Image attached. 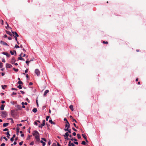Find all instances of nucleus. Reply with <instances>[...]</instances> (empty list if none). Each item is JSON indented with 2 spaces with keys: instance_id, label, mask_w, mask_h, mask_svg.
Masks as SVG:
<instances>
[{
  "instance_id": "f257e3e1",
  "label": "nucleus",
  "mask_w": 146,
  "mask_h": 146,
  "mask_svg": "<svg viewBox=\"0 0 146 146\" xmlns=\"http://www.w3.org/2000/svg\"><path fill=\"white\" fill-rule=\"evenodd\" d=\"M7 113L6 112L3 111L2 112L1 116L3 117H7Z\"/></svg>"
},
{
  "instance_id": "f03ea898",
  "label": "nucleus",
  "mask_w": 146,
  "mask_h": 146,
  "mask_svg": "<svg viewBox=\"0 0 146 146\" xmlns=\"http://www.w3.org/2000/svg\"><path fill=\"white\" fill-rule=\"evenodd\" d=\"M35 73L37 75V76H38L40 74V72L39 70L38 69H36L35 70Z\"/></svg>"
},
{
  "instance_id": "7ed1b4c3",
  "label": "nucleus",
  "mask_w": 146,
  "mask_h": 146,
  "mask_svg": "<svg viewBox=\"0 0 146 146\" xmlns=\"http://www.w3.org/2000/svg\"><path fill=\"white\" fill-rule=\"evenodd\" d=\"M13 33V35L14 37H18L19 36V35L17 34L16 32L12 31Z\"/></svg>"
},
{
  "instance_id": "20e7f679",
  "label": "nucleus",
  "mask_w": 146,
  "mask_h": 146,
  "mask_svg": "<svg viewBox=\"0 0 146 146\" xmlns=\"http://www.w3.org/2000/svg\"><path fill=\"white\" fill-rule=\"evenodd\" d=\"M45 120H44L42 121V123L40 125L38 126V127H40L42 128V127L43 126H44L45 125Z\"/></svg>"
},
{
  "instance_id": "39448f33",
  "label": "nucleus",
  "mask_w": 146,
  "mask_h": 146,
  "mask_svg": "<svg viewBox=\"0 0 146 146\" xmlns=\"http://www.w3.org/2000/svg\"><path fill=\"white\" fill-rule=\"evenodd\" d=\"M38 134H39V133L37 131H34V133H33V135L34 136H35Z\"/></svg>"
},
{
  "instance_id": "423d86ee",
  "label": "nucleus",
  "mask_w": 146,
  "mask_h": 146,
  "mask_svg": "<svg viewBox=\"0 0 146 146\" xmlns=\"http://www.w3.org/2000/svg\"><path fill=\"white\" fill-rule=\"evenodd\" d=\"M0 43L1 44L4 45L8 46V44L6 43L2 40L1 41Z\"/></svg>"
},
{
  "instance_id": "0eeeda50",
  "label": "nucleus",
  "mask_w": 146,
  "mask_h": 146,
  "mask_svg": "<svg viewBox=\"0 0 146 146\" xmlns=\"http://www.w3.org/2000/svg\"><path fill=\"white\" fill-rule=\"evenodd\" d=\"M3 54L6 55L8 57H9L10 56V54L6 52H3Z\"/></svg>"
},
{
  "instance_id": "6e6552de",
  "label": "nucleus",
  "mask_w": 146,
  "mask_h": 146,
  "mask_svg": "<svg viewBox=\"0 0 146 146\" xmlns=\"http://www.w3.org/2000/svg\"><path fill=\"white\" fill-rule=\"evenodd\" d=\"M22 53H21L20 55V57L18 58V59L20 60H25L24 59L22 58L21 56H22Z\"/></svg>"
},
{
  "instance_id": "1a4fd4ad",
  "label": "nucleus",
  "mask_w": 146,
  "mask_h": 146,
  "mask_svg": "<svg viewBox=\"0 0 146 146\" xmlns=\"http://www.w3.org/2000/svg\"><path fill=\"white\" fill-rule=\"evenodd\" d=\"M12 65L9 64H6V68H9L12 67Z\"/></svg>"
},
{
  "instance_id": "9d476101",
  "label": "nucleus",
  "mask_w": 146,
  "mask_h": 146,
  "mask_svg": "<svg viewBox=\"0 0 146 146\" xmlns=\"http://www.w3.org/2000/svg\"><path fill=\"white\" fill-rule=\"evenodd\" d=\"M68 146H74V145L73 143H71V141H70L69 142V143L68 144Z\"/></svg>"
},
{
  "instance_id": "9b49d317",
  "label": "nucleus",
  "mask_w": 146,
  "mask_h": 146,
  "mask_svg": "<svg viewBox=\"0 0 146 146\" xmlns=\"http://www.w3.org/2000/svg\"><path fill=\"white\" fill-rule=\"evenodd\" d=\"M70 119H72V122L75 121L76 123L77 122L73 118V117H72V116L70 115Z\"/></svg>"
},
{
  "instance_id": "f8f14e48",
  "label": "nucleus",
  "mask_w": 146,
  "mask_h": 146,
  "mask_svg": "<svg viewBox=\"0 0 146 146\" xmlns=\"http://www.w3.org/2000/svg\"><path fill=\"white\" fill-rule=\"evenodd\" d=\"M16 61V60L14 57L12 58L11 60V63L12 64H14Z\"/></svg>"
},
{
  "instance_id": "ddd939ff",
  "label": "nucleus",
  "mask_w": 146,
  "mask_h": 146,
  "mask_svg": "<svg viewBox=\"0 0 146 146\" xmlns=\"http://www.w3.org/2000/svg\"><path fill=\"white\" fill-rule=\"evenodd\" d=\"M5 31L6 32V33L9 35L11 36H12V34H11V32H9V31H6V30Z\"/></svg>"
},
{
  "instance_id": "4468645a",
  "label": "nucleus",
  "mask_w": 146,
  "mask_h": 146,
  "mask_svg": "<svg viewBox=\"0 0 146 146\" xmlns=\"http://www.w3.org/2000/svg\"><path fill=\"white\" fill-rule=\"evenodd\" d=\"M69 108L72 111H74L73 106L72 105H70L69 106Z\"/></svg>"
},
{
  "instance_id": "2eb2a0df",
  "label": "nucleus",
  "mask_w": 146,
  "mask_h": 146,
  "mask_svg": "<svg viewBox=\"0 0 146 146\" xmlns=\"http://www.w3.org/2000/svg\"><path fill=\"white\" fill-rule=\"evenodd\" d=\"M49 92V90H46L45 91L44 94V96H46V94L48 93Z\"/></svg>"
},
{
  "instance_id": "dca6fc26",
  "label": "nucleus",
  "mask_w": 146,
  "mask_h": 146,
  "mask_svg": "<svg viewBox=\"0 0 146 146\" xmlns=\"http://www.w3.org/2000/svg\"><path fill=\"white\" fill-rule=\"evenodd\" d=\"M5 105L2 104L0 107L1 110H3L4 109Z\"/></svg>"
},
{
  "instance_id": "f3484780",
  "label": "nucleus",
  "mask_w": 146,
  "mask_h": 146,
  "mask_svg": "<svg viewBox=\"0 0 146 146\" xmlns=\"http://www.w3.org/2000/svg\"><path fill=\"white\" fill-rule=\"evenodd\" d=\"M9 123H4L3 124V127H6L9 125Z\"/></svg>"
},
{
  "instance_id": "a211bd4d",
  "label": "nucleus",
  "mask_w": 146,
  "mask_h": 146,
  "mask_svg": "<svg viewBox=\"0 0 146 146\" xmlns=\"http://www.w3.org/2000/svg\"><path fill=\"white\" fill-rule=\"evenodd\" d=\"M16 107L17 108L18 110H21V106L19 105H17L16 106Z\"/></svg>"
},
{
  "instance_id": "6ab92c4d",
  "label": "nucleus",
  "mask_w": 146,
  "mask_h": 146,
  "mask_svg": "<svg viewBox=\"0 0 146 146\" xmlns=\"http://www.w3.org/2000/svg\"><path fill=\"white\" fill-rule=\"evenodd\" d=\"M69 135V134L68 133V132H66L65 133L64 135H63V136L65 137H68Z\"/></svg>"
},
{
  "instance_id": "aec40b11",
  "label": "nucleus",
  "mask_w": 146,
  "mask_h": 146,
  "mask_svg": "<svg viewBox=\"0 0 146 146\" xmlns=\"http://www.w3.org/2000/svg\"><path fill=\"white\" fill-rule=\"evenodd\" d=\"M40 142L42 144V145L43 146H44L46 144L43 141H40Z\"/></svg>"
},
{
  "instance_id": "412c9836",
  "label": "nucleus",
  "mask_w": 146,
  "mask_h": 146,
  "mask_svg": "<svg viewBox=\"0 0 146 146\" xmlns=\"http://www.w3.org/2000/svg\"><path fill=\"white\" fill-rule=\"evenodd\" d=\"M7 85H2L1 86V87H2V88L3 89V90H4L5 89V87H7Z\"/></svg>"
},
{
  "instance_id": "4be33fe9",
  "label": "nucleus",
  "mask_w": 146,
  "mask_h": 146,
  "mask_svg": "<svg viewBox=\"0 0 146 146\" xmlns=\"http://www.w3.org/2000/svg\"><path fill=\"white\" fill-rule=\"evenodd\" d=\"M37 109L35 108H34L33 110V112H34V113H35L37 111Z\"/></svg>"
},
{
  "instance_id": "5701e85b",
  "label": "nucleus",
  "mask_w": 146,
  "mask_h": 146,
  "mask_svg": "<svg viewBox=\"0 0 146 146\" xmlns=\"http://www.w3.org/2000/svg\"><path fill=\"white\" fill-rule=\"evenodd\" d=\"M82 136L85 139H86V135H84L83 134H82Z\"/></svg>"
},
{
  "instance_id": "b1692460",
  "label": "nucleus",
  "mask_w": 146,
  "mask_h": 146,
  "mask_svg": "<svg viewBox=\"0 0 146 146\" xmlns=\"http://www.w3.org/2000/svg\"><path fill=\"white\" fill-rule=\"evenodd\" d=\"M7 135V137L8 138H9V136L10 135V134H9V132H8L7 134H6Z\"/></svg>"
},
{
  "instance_id": "393cba45",
  "label": "nucleus",
  "mask_w": 146,
  "mask_h": 146,
  "mask_svg": "<svg viewBox=\"0 0 146 146\" xmlns=\"http://www.w3.org/2000/svg\"><path fill=\"white\" fill-rule=\"evenodd\" d=\"M35 139H36L37 138H40L39 137V134L36 135L35 136Z\"/></svg>"
},
{
  "instance_id": "a878e982",
  "label": "nucleus",
  "mask_w": 146,
  "mask_h": 146,
  "mask_svg": "<svg viewBox=\"0 0 146 146\" xmlns=\"http://www.w3.org/2000/svg\"><path fill=\"white\" fill-rule=\"evenodd\" d=\"M7 27L8 28H9L10 29H12V28H11V27H10L9 26V25H8V24H7V26H6V27H5V28H7Z\"/></svg>"
},
{
  "instance_id": "bb28decb",
  "label": "nucleus",
  "mask_w": 146,
  "mask_h": 146,
  "mask_svg": "<svg viewBox=\"0 0 146 146\" xmlns=\"http://www.w3.org/2000/svg\"><path fill=\"white\" fill-rule=\"evenodd\" d=\"M81 143L82 145H86V142L84 141H83Z\"/></svg>"
},
{
  "instance_id": "cd10ccee",
  "label": "nucleus",
  "mask_w": 146,
  "mask_h": 146,
  "mask_svg": "<svg viewBox=\"0 0 146 146\" xmlns=\"http://www.w3.org/2000/svg\"><path fill=\"white\" fill-rule=\"evenodd\" d=\"M77 136L78 139H80L81 138V137L79 134H77Z\"/></svg>"
},
{
  "instance_id": "c85d7f7f",
  "label": "nucleus",
  "mask_w": 146,
  "mask_h": 146,
  "mask_svg": "<svg viewBox=\"0 0 146 146\" xmlns=\"http://www.w3.org/2000/svg\"><path fill=\"white\" fill-rule=\"evenodd\" d=\"M18 83L19 84H23V83L21 81H19L18 82Z\"/></svg>"
},
{
  "instance_id": "c756f323",
  "label": "nucleus",
  "mask_w": 146,
  "mask_h": 146,
  "mask_svg": "<svg viewBox=\"0 0 146 146\" xmlns=\"http://www.w3.org/2000/svg\"><path fill=\"white\" fill-rule=\"evenodd\" d=\"M65 127H67L68 129H69L70 127V124L69 125H65Z\"/></svg>"
},
{
  "instance_id": "7c9ffc66",
  "label": "nucleus",
  "mask_w": 146,
  "mask_h": 146,
  "mask_svg": "<svg viewBox=\"0 0 146 146\" xmlns=\"http://www.w3.org/2000/svg\"><path fill=\"white\" fill-rule=\"evenodd\" d=\"M19 128L17 127L16 129L17 132V133H19Z\"/></svg>"
},
{
  "instance_id": "2f4dec72",
  "label": "nucleus",
  "mask_w": 146,
  "mask_h": 146,
  "mask_svg": "<svg viewBox=\"0 0 146 146\" xmlns=\"http://www.w3.org/2000/svg\"><path fill=\"white\" fill-rule=\"evenodd\" d=\"M17 88H19L20 89H21L22 88V86L20 85H19V86H17Z\"/></svg>"
},
{
  "instance_id": "473e14b6",
  "label": "nucleus",
  "mask_w": 146,
  "mask_h": 146,
  "mask_svg": "<svg viewBox=\"0 0 146 146\" xmlns=\"http://www.w3.org/2000/svg\"><path fill=\"white\" fill-rule=\"evenodd\" d=\"M13 70L16 72H18L19 70V69L17 68L15 69V68H13Z\"/></svg>"
},
{
  "instance_id": "72a5a7b5",
  "label": "nucleus",
  "mask_w": 146,
  "mask_h": 146,
  "mask_svg": "<svg viewBox=\"0 0 146 146\" xmlns=\"http://www.w3.org/2000/svg\"><path fill=\"white\" fill-rule=\"evenodd\" d=\"M3 64L1 62H0V68H1L3 67Z\"/></svg>"
},
{
  "instance_id": "f704fd0d",
  "label": "nucleus",
  "mask_w": 146,
  "mask_h": 146,
  "mask_svg": "<svg viewBox=\"0 0 146 146\" xmlns=\"http://www.w3.org/2000/svg\"><path fill=\"white\" fill-rule=\"evenodd\" d=\"M70 124L69 122H68V121H66L65 122V125H69Z\"/></svg>"
},
{
  "instance_id": "c9c22d12",
  "label": "nucleus",
  "mask_w": 146,
  "mask_h": 146,
  "mask_svg": "<svg viewBox=\"0 0 146 146\" xmlns=\"http://www.w3.org/2000/svg\"><path fill=\"white\" fill-rule=\"evenodd\" d=\"M36 141L38 142H39V141H40V138H37L36 139Z\"/></svg>"
},
{
  "instance_id": "e433bc0d",
  "label": "nucleus",
  "mask_w": 146,
  "mask_h": 146,
  "mask_svg": "<svg viewBox=\"0 0 146 146\" xmlns=\"http://www.w3.org/2000/svg\"><path fill=\"white\" fill-rule=\"evenodd\" d=\"M41 139L42 140L46 142V139L45 138H41Z\"/></svg>"
},
{
  "instance_id": "4c0bfd02",
  "label": "nucleus",
  "mask_w": 146,
  "mask_h": 146,
  "mask_svg": "<svg viewBox=\"0 0 146 146\" xmlns=\"http://www.w3.org/2000/svg\"><path fill=\"white\" fill-rule=\"evenodd\" d=\"M102 42L104 44H108V42L107 41H103Z\"/></svg>"
},
{
  "instance_id": "58836bf2",
  "label": "nucleus",
  "mask_w": 146,
  "mask_h": 146,
  "mask_svg": "<svg viewBox=\"0 0 146 146\" xmlns=\"http://www.w3.org/2000/svg\"><path fill=\"white\" fill-rule=\"evenodd\" d=\"M49 117H50V116H47L46 118V121H48V119L49 118Z\"/></svg>"
},
{
  "instance_id": "ea45409f",
  "label": "nucleus",
  "mask_w": 146,
  "mask_h": 146,
  "mask_svg": "<svg viewBox=\"0 0 146 146\" xmlns=\"http://www.w3.org/2000/svg\"><path fill=\"white\" fill-rule=\"evenodd\" d=\"M34 142L33 141H32L30 143V145H34Z\"/></svg>"
},
{
  "instance_id": "a19ab883",
  "label": "nucleus",
  "mask_w": 146,
  "mask_h": 146,
  "mask_svg": "<svg viewBox=\"0 0 146 146\" xmlns=\"http://www.w3.org/2000/svg\"><path fill=\"white\" fill-rule=\"evenodd\" d=\"M64 138L66 139L67 140H69L70 139L68 138V137H64Z\"/></svg>"
},
{
  "instance_id": "79ce46f5",
  "label": "nucleus",
  "mask_w": 146,
  "mask_h": 146,
  "mask_svg": "<svg viewBox=\"0 0 146 146\" xmlns=\"http://www.w3.org/2000/svg\"><path fill=\"white\" fill-rule=\"evenodd\" d=\"M15 48H19L20 47L19 46H18L17 45V44H16L15 47Z\"/></svg>"
},
{
  "instance_id": "37998d69",
  "label": "nucleus",
  "mask_w": 146,
  "mask_h": 146,
  "mask_svg": "<svg viewBox=\"0 0 146 146\" xmlns=\"http://www.w3.org/2000/svg\"><path fill=\"white\" fill-rule=\"evenodd\" d=\"M49 122L52 124V123H53V121L51 119L49 120Z\"/></svg>"
},
{
  "instance_id": "c03bdc74",
  "label": "nucleus",
  "mask_w": 146,
  "mask_h": 146,
  "mask_svg": "<svg viewBox=\"0 0 146 146\" xmlns=\"http://www.w3.org/2000/svg\"><path fill=\"white\" fill-rule=\"evenodd\" d=\"M23 142V141H22L20 142L19 143V145H22Z\"/></svg>"
},
{
  "instance_id": "a18cd8bd",
  "label": "nucleus",
  "mask_w": 146,
  "mask_h": 146,
  "mask_svg": "<svg viewBox=\"0 0 146 146\" xmlns=\"http://www.w3.org/2000/svg\"><path fill=\"white\" fill-rule=\"evenodd\" d=\"M52 146H56V145L55 143H54L52 144Z\"/></svg>"
},
{
  "instance_id": "49530a36",
  "label": "nucleus",
  "mask_w": 146,
  "mask_h": 146,
  "mask_svg": "<svg viewBox=\"0 0 146 146\" xmlns=\"http://www.w3.org/2000/svg\"><path fill=\"white\" fill-rule=\"evenodd\" d=\"M3 130L4 131H8V129L7 128H5Z\"/></svg>"
},
{
  "instance_id": "de8ad7c7",
  "label": "nucleus",
  "mask_w": 146,
  "mask_h": 146,
  "mask_svg": "<svg viewBox=\"0 0 146 146\" xmlns=\"http://www.w3.org/2000/svg\"><path fill=\"white\" fill-rule=\"evenodd\" d=\"M72 129L75 131H77V130L74 127L72 128Z\"/></svg>"
},
{
  "instance_id": "09e8293b",
  "label": "nucleus",
  "mask_w": 146,
  "mask_h": 146,
  "mask_svg": "<svg viewBox=\"0 0 146 146\" xmlns=\"http://www.w3.org/2000/svg\"><path fill=\"white\" fill-rule=\"evenodd\" d=\"M64 129L65 131H68V129L67 128Z\"/></svg>"
},
{
  "instance_id": "8fccbe9b",
  "label": "nucleus",
  "mask_w": 146,
  "mask_h": 146,
  "mask_svg": "<svg viewBox=\"0 0 146 146\" xmlns=\"http://www.w3.org/2000/svg\"><path fill=\"white\" fill-rule=\"evenodd\" d=\"M68 133H71V130L70 129H68Z\"/></svg>"
},
{
  "instance_id": "3c124183",
  "label": "nucleus",
  "mask_w": 146,
  "mask_h": 146,
  "mask_svg": "<svg viewBox=\"0 0 146 146\" xmlns=\"http://www.w3.org/2000/svg\"><path fill=\"white\" fill-rule=\"evenodd\" d=\"M30 61H29L28 60H27L26 61V63L27 64V65H29V64H28Z\"/></svg>"
},
{
  "instance_id": "603ef678",
  "label": "nucleus",
  "mask_w": 146,
  "mask_h": 146,
  "mask_svg": "<svg viewBox=\"0 0 146 146\" xmlns=\"http://www.w3.org/2000/svg\"><path fill=\"white\" fill-rule=\"evenodd\" d=\"M10 140L11 141H14V138L13 137L11 138L10 139Z\"/></svg>"
},
{
  "instance_id": "864d4df0",
  "label": "nucleus",
  "mask_w": 146,
  "mask_h": 146,
  "mask_svg": "<svg viewBox=\"0 0 146 146\" xmlns=\"http://www.w3.org/2000/svg\"><path fill=\"white\" fill-rule=\"evenodd\" d=\"M26 100L29 103L30 102V101L29 100L28 98H27L26 99Z\"/></svg>"
},
{
  "instance_id": "5fc2aeb1",
  "label": "nucleus",
  "mask_w": 146,
  "mask_h": 146,
  "mask_svg": "<svg viewBox=\"0 0 146 146\" xmlns=\"http://www.w3.org/2000/svg\"><path fill=\"white\" fill-rule=\"evenodd\" d=\"M3 138L6 141H7L8 140L7 139L6 137H3Z\"/></svg>"
},
{
  "instance_id": "6e6d98bb",
  "label": "nucleus",
  "mask_w": 146,
  "mask_h": 146,
  "mask_svg": "<svg viewBox=\"0 0 146 146\" xmlns=\"http://www.w3.org/2000/svg\"><path fill=\"white\" fill-rule=\"evenodd\" d=\"M73 125H74V126L76 127L77 128H78V127L77 126H76V124H75V123H73Z\"/></svg>"
},
{
  "instance_id": "4d7b16f0",
  "label": "nucleus",
  "mask_w": 146,
  "mask_h": 146,
  "mask_svg": "<svg viewBox=\"0 0 146 146\" xmlns=\"http://www.w3.org/2000/svg\"><path fill=\"white\" fill-rule=\"evenodd\" d=\"M34 124L35 125H37V124H37V122H36V121H35V122H34Z\"/></svg>"
},
{
  "instance_id": "13d9d810",
  "label": "nucleus",
  "mask_w": 146,
  "mask_h": 146,
  "mask_svg": "<svg viewBox=\"0 0 146 146\" xmlns=\"http://www.w3.org/2000/svg\"><path fill=\"white\" fill-rule=\"evenodd\" d=\"M5 145V143H3L0 146H4Z\"/></svg>"
},
{
  "instance_id": "bf43d9fd",
  "label": "nucleus",
  "mask_w": 146,
  "mask_h": 146,
  "mask_svg": "<svg viewBox=\"0 0 146 146\" xmlns=\"http://www.w3.org/2000/svg\"><path fill=\"white\" fill-rule=\"evenodd\" d=\"M2 62H5V60L4 59H3L2 60Z\"/></svg>"
},
{
  "instance_id": "052dcab7",
  "label": "nucleus",
  "mask_w": 146,
  "mask_h": 146,
  "mask_svg": "<svg viewBox=\"0 0 146 146\" xmlns=\"http://www.w3.org/2000/svg\"><path fill=\"white\" fill-rule=\"evenodd\" d=\"M10 52L12 55H13L14 54V52H12L11 51H10Z\"/></svg>"
},
{
  "instance_id": "680f3d73",
  "label": "nucleus",
  "mask_w": 146,
  "mask_h": 146,
  "mask_svg": "<svg viewBox=\"0 0 146 146\" xmlns=\"http://www.w3.org/2000/svg\"><path fill=\"white\" fill-rule=\"evenodd\" d=\"M50 144H51V141H50V140H49L48 142V144L49 145H50Z\"/></svg>"
},
{
  "instance_id": "e2e57ef3",
  "label": "nucleus",
  "mask_w": 146,
  "mask_h": 146,
  "mask_svg": "<svg viewBox=\"0 0 146 146\" xmlns=\"http://www.w3.org/2000/svg\"><path fill=\"white\" fill-rule=\"evenodd\" d=\"M11 90H17V89L14 88H11Z\"/></svg>"
},
{
  "instance_id": "0e129e2a",
  "label": "nucleus",
  "mask_w": 146,
  "mask_h": 146,
  "mask_svg": "<svg viewBox=\"0 0 146 146\" xmlns=\"http://www.w3.org/2000/svg\"><path fill=\"white\" fill-rule=\"evenodd\" d=\"M76 134L75 132H74L73 133V135L74 136H75L76 135Z\"/></svg>"
},
{
  "instance_id": "69168bd1",
  "label": "nucleus",
  "mask_w": 146,
  "mask_h": 146,
  "mask_svg": "<svg viewBox=\"0 0 146 146\" xmlns=\"http://www.w3.org/2000/svg\"><path fill=\"white\" fill-rule=\"evenodd\" d=\"M64 121H68L66 118H65L64 119Z\"/></svg>"
},
{
  "instance_id": "338daca9",
  "label": "nucleus",
  "mask_w": 146,
  "mask_h": 146,
  "mask_svg": "<svg viewBox=\"0 0 146 146\" xmlns=\"http://www.w3.org/2000/svg\"><path fill=\"white\" fill-rule=\"evenodd\" d=\"M74 144H76V145H78V142H74Z\"/></svg>"
},
{
  "instance_id": "774afa93",
  "label": "nucleus",
  "mask_w": 146,
  "mask_h": 146,
  "mask_svg": "<svg viewBox=\"0 0 146 146\" xmlns=\"http://www.w3.org/2000/svg\"><path fill=\"white\" fill-rule=\"evenodd\" d=\"M17 142L16 141H15L14 142V143H13V144L14 145H16L17 144Z\"/></svg>"
}]
</instances>
